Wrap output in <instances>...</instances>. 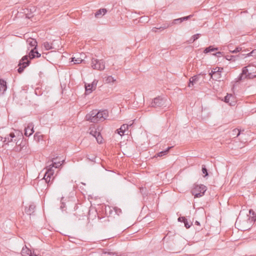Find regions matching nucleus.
<instances>
[{
  "label": "nucleus",
  "mask_w": 256,
  "mask_h": 256,
  "mask_svg": "<svg viewBox=\"0 0 256 256\" xmlns=\"http://www.w3.org/2000/svg\"><path fill=\"white\" fill-rule=\"evenodd\" d=\"M26 42L29 46L28 49L30 48L33 47V48L30 50L28 56L26 55L20 60L18 64V68L17 70L19 74L22 73L24 68L30 64V60L28 59V57L30 60H32L36 58H40L41 56L40 54L37 50L38 42L36 40L30 38L27 39Z\"/></svg>",
  "instance_id": "1"
},
{
  "label": "nucleus",
  "mask_w": 256,
  "mask_h": 256,
  "mask_svg": "<svg viewBox=\"0 0 256 256\" xmlns=\"http://www.w3.org/2000/svg\"><path fill=\"white\" fill-rule=\"evenodd\" d=\"M108 116V112L107 110H94L88 114L85 117L86 120L91 122L96 123L98 122H103Z\"/></svg>",
  "instance_id": "2"
},
{
  "label": "nucleus",
  "mask_w": 256,
  "mask_h": 256,
  "mask_svg": "<svg viewBox=\"0 0 256 256\" xmlns=\"http://www.w3.org/2000/svg\"><path fill=\"white\" fill-rule=\"evenodd\" d=\"M62 165L60 162H53L50 165L46 166V172L44 177V179L45 180V182L48 185H50L54 179L53 176L54 174V170L52 169L53 168H59Z\"/></svg>",
  "instance_id": "3"
},
{
  "label": "nucleus",
  "mask_w": 256,
  "mask_h": 256,
  "mask_svg": "<svg viewBox=\"0 0 256 256\" xmlns=\"http://www.w3.org/2000/svg\"><path fill=\"white\" fill-rule=\"evenodd\" d=\"M206 190V186L204 184L196 185L192 190V194L194 198H200L204 194Z\"/></svg>",
  "instance_id": "4"
},
{
  "label": "nucleus",
  "mask_w": 256,
  "mask_h": 256,
  "mask_svg": "<svg viewBox=\"0 0 256 256\" xmlns=\"http://www.w3.org/2000/svg\"><path fill=\"white\" fill-rule=\"evenodd\" d=\"M92 67L94 70H102L105 68V62L103 60L92 59Z\"/></svg>",
  "instance_id": "5"
},
{
  "label": "nucleus",
  "mask_w": 256,
  "mask_h": 256,
  "mask_svg": "<svg viewBox=\"0 0 256 256\" xmlns=\"http://www.w3.org/2000/svg\"><path fill=\"white\" fill-rule=\"evenodd\" d=\"M166 100L161 96H158L154 98L150 106L152 107L158 108L164 106L165 104Z\"/></svg>",
  "instance_id": "6"
},
{
  "label": "nucleus",
  "mask_w": 256,
  "mask_h": 256,
  "mask_svg": "<svg viewBox=\"0 0 256 256\" xmlns=\"http://www.w3.org/2000/svg\"><path fill=\"white\" fill-rule=\"evenodd\" d=\"M26 94L27 92L26 89L23 88L22 90H20L18 94L15 96L17 102L21 104L25 102L27 98Z\"/></svg>",
  "instance_id": "7"
},
{
  "label": "nucleus",
  "mask_w": 256,
  "mask_h": 256,
  "mask_svg": "<svg viewBox=\"0 0 256 256\" xmlns=\"http://www.w3.org/2000/svg\"><path fill=\"white\" fill-rule=\"evenodd\" d=\"M206 75V74L205 72H200L198 74L191 77L189 80L188 86L190 87L192 86H194L196 82H199L201 76H203L202 79V80H203Z\"/></svg>",
  "instance_id": "8"
},
{
  "label": "nucleus",
  "mask_w": 256,
  "mask_h": 256,
  "mask_svg": "<svg viewBox=\"0 0 256 256\" xmlns=\"http://www.w3.org/2000/svg\"><path fill=\"white\" fill-rule=\"evenodd\" d=\"M170 26V24L168 23L163 24L162 25L158 24L156 26L152 28V31L154 32H160Z\"/></svg>",
  "instance_id": "9"
},
{
  "label": "nucleus",
  "mask_w": 256,
  "mask_h": 256,
  "mask_svg": "<svg viewBox=\"0 0 256 256\" xmlns=\"http://www.w3.org/2000/svg\"><path fill=\"white\" fill-rule=\"evenodd\" d=\"M16 138L13 132H11L10 134L4 138V142L6 144H8L12 142H16Z\"/></svg>",
  "instance_id": "10"
},
{
  "label": "nucleus",
  "mask_w": 256,
  "mask_h": 256,
  "mask_svg": "<svg viewBox=\"0 0 256 256\" xmlns=\"http://www.w3.org/2000/svg\"><path fill=\"white\" fill-rule=\"evenodd\" d=\"M246 54H238L236 56L233 55H227L226 56V58L228 60L236 61L239 59H242L245 56Z\"/></svg>",
  "instance_id": "11"
},
{
  "label": "nucleus",
  "mask_w": 256,
  "mask_h": 256,
  "mask_svg": "<svg viewBox=\"0 0 256 256\" xmlns=\"http://www.w3.org/2000/svg\"><path fill=\"white\" fill-rule=\"evenodd\" d=\"M34 132V126L32 123L29 124L24 128V135L26 136H30Z\"/></svg>",
  "instance_id": "12"
},
{
  "label": "nucleus",
  "mask_w": 256,
  "mask_h": 256,
  "mask_svg": "<svg viewBox=\"0 0 256 256\" xmlns=\"http://www.w3.org/2000/svg\"><path fill=\"white\" fill-rule=\"evenodd\" d=\"M7 90L6 82L4 79H0V92L4 94Z\"/></svg>",
  "instance_id": "13"
},
{
  "label": "nucleus",
  "mask_w": 256,
  "mask_h": 256,
  "mask_svg": "<svg viewBox=\"0 0 256 256\" xmlns=\"http://www.w3.org/2000/svg\"><path fill=\"white\" fill-rule=\"evenodd\" d=\"M131 126V125H128L127 124H122L121 127L118 129L116 131L118 132V133L120 135H124V133L126 132V130L128 129V126Z\"/></svg>",
  "instance_id": "14"
},
{
  "label": "nucleus",
  "mask_w": 256,
  "mask_h": 256,
  "mask_svg": "<svg viewBox=\"0 0 256 256\" xmlns=\"http://www.w3.org/2000/svg\"><path fill=\"white\" fill-rule=\"evenodd\" d=\"M178 221H181V220H184V226L188 229L192 225V222H189L188 221V220L184 217V216H180L178 219Z\"/></svg>",
  "instance_id": "15"
},
{
  "label": "nucleus",
  "mask_w": 256,
  "mask_h": 256,
  "mask_svg": "<svg viewBox=\"0 0 256 256\" xmlns=\"http://www.w3.org/2000/svg\"><path fill=\"white\" fill-rule=\"evenodd\" d=\"M249 218L248 220L252 222H255L256 221V214L255 212L252 210L250 209L249 210Z\"/></svg>",
  "instance_id": "16"
},
{
  "label": "nucleus",
  "mask_w": 256,
  "mask_h": 256,
  "mask_svg": "<svg viewBox=\"0 0 256 256\" xmlns=\"http://www.w3.org/2000/svg\"><path fill=\"white\" fill-rule=\"evenodd\" d=\"M35 208L36 206H34V204H31L29 206L28 208H26L25 209V212L26 214L30 216L34 212Z\"/></svg>",
  "instance_id": "17"
},
{
  "label": "nucleus",
  "mask_w": 256,
  "mask_h": 256,
  "mask_svg": "<svg viewBox=\"0 0 256 256\" xmlns=\"http://www.w3.org/2000/svg\"><path fill=\"white\" fill-rule=\"evenodd\" d=\"M192 16H193V15L190 14V15L188 16L182 17V18H177V25L182 24L184 22L188 20Z\"/></svg>",
  "instance_id": "18"
},
{
  "label": "nucleus",
  "mask_w": 256,
  "mask_h": 256,
  "mask_svg": "<svg viewBox=\"0 0 256 256\" xmlns=\"http://www.w3.org/2000/svg\"><path fill=\"white\" fill-rule=\"evenodd\" d=\"M21 254L22 256H32V252L26 246L22 248Z\"/></svg>",
  "instance_id": "19"
},
{
  "label": "nucleus",
  "mask_w": 256,
  "mask_h": 256,
  "mask_svg": "<svg viewBox=\"0 0 256 256\" xmlns=\"http://www.w3.org/2000/svg\"><path fill=\"white\" fill-rule=\"evenodd\" d=\"M107 10L106 8L100 9L95 13V16L98 18H100L104 16Z\"/></svg>",
  "instance_id": "20"
},
{
  "label": "nucleus",
  "mask_w": 256,
  "mask_h": 256,
  "mask_svg": "<svg viewBox=\"0 0 256 256\" xmlns=\"http://www.w3.org/2000/svg\"><path fill=\"white\" fill-rule=\"evenodd\" d=\"M218 48H215L214 46H210L205 48L204 50V54H208V52H214L218 50Z\"/></svg>",
  "instance_id": "21"
},
{
  "label": "nucleus",
  "mask_w": 256,
  "mask_h": 256,
  "mask_svg": "<svg viewBox=\"0 0 256 256\" xmlns=\"http://www.w3.org/2000/svg\"><path fill=\"white\" fill-rule=\"evenodd\" d=\"M172 148V146H168L165 150H162V151L157 153L156 154V156L161 157V156L166 155L168 154L169 150L170 149Z\"/></svg>",
  "instance_id": "22"
},
{
  "label": "nucleus",
  "mask_w": 256,
  "mask_h": 256,
  "mask_svg": "<svg viewBox=\"0 0 256 256\" xmlns=\"http://www.w3.org/2000/svg\"><path fill=\"white\" fill-rule=\"evenodd\" d=\"M234 97L232 94H227L224 98V102L226 103H228L230 106H232V102H230V98H233Z\"/></svg>",
  "instance_id": "23"
},
{
  "label": "nucleus",
  "mask_w": 256,
  "mask_h": 256,
  "mask_svg": "<svg viewBox=\"0 0 256 256\" xmlns=\"http://www.w3.org/2000/svg\"><path fill=\"white\" fill-rule=\"evenodd\" d=\"M200 34H196L192 36V38L188 40L189 44L193 43L195 40H197L200 36Z\"/></svg>",
  "instance_id": "24"
},
{
  "label": "nucleus",
  "mask_w": 256,
  "mask_h": 256,
  "mask_svg": "<svg viewBox=\"0 0 256 256\" xmlns=\"http://www.w3.org/2000/svg\"><path fill=\"white\" fill-rule=\"evenodd\" d=\"M92 85L90 84H86V94H88L92 92Z\"/></svg>",
  "instance_id": "25"
},
{
  "label": "nucleus",
  "mask_w": 256,
  "mask_h": 256,
  "mask_svg": "<svg viewBox=\"0 0 256 256\" xmlns=\"http://www.w3.org/2000/svg\"><path fill=\"white\" fill-rule=\"evenodd\" d=\"M202 171L204 174L203 176L206 178L208 176V170L205 165L203 164L202 166Z\"/></svg>",
  "instance_id": "26"
},
{
  "label": "nucleus",
  "mask_w": 256,
  "mask_h": 256,
  "mask_svg": "<svg viewBox=\"0 0 256 256\" xmlns=\"http://www.w3.org/2000/svg\"><path fill=\"white\" fill-rule=\"evenodd\" d=\"M256 77V71L255 72H248V75H246V78H254Z\"/></svg>",
  "instance_id": "27"
},
{
  "label": "nucleus",
  "mask_w": 256,
  "mask_h": 256,
  "mask_svg": "<svg viewBox=\"0 0 256 256\" xmlns=\"http://www.w3.org/2000/svg\"><path fill=\"white\" fill-rule=\"evenodd\" d=\"M241 134V130L238 128H234L232 131L233 136L236 135V137H238Z\"/></svg>",
  "instance_id": "28"
},
{
  "label": "nucleus",
  "mask_w": 256,
  "mask_h": 256,
  "mask_svg": "<svg viewBox=\"0 0 256 256\" xmlns=\"http://www.w3.org/2000/svg\"><path fill=\"white\" fill-rule=\"evenodd\" d=\"M248 56H252L254 58H256V50H252L251 52L248 53V54H246L244 58Z\"/></svg>",
  "instance_id": "29"
},
{
  "label": "nucleus",
  "mask_w": 256,
  "mask_h": 256,
  "mask_svg": "<svg viewBox=\"0 0 256 256\" xmlns=\"http://www.w3.org/2000/svg\"><path fill=\"white\" fill-rule=\"evenodd\" d=\"M116 80L114 79V78L111 76L106 77V80H105L106 82L107 83L114 82L116 81Z\"/></svg>",
  "instance_id": "30"
},
{
  "label": "nucleus",
  "mask_w": 256,
  "mask_h": 256,
  "mask_svg": "<svg viewBox=\"0 0 256 256\" xmlns=\"http://www.w3.org/2000/svg\"><path fill=\"white\" fill-rule=\"evenodd\" d=\"M44 46L46 50H50L53 48L52 44L47 42L44 43Z\"/></svg>",
  "instance_id": "31"
},
{
  "label": "nucleus",
  "mask_w": 256,
  "mask_h": 256,
  "mask_svg": "<svg viewBox=\"0 0 256 256\" xmlns=\"http://www.w3.org/2000/svg\"><path fill=\"white\" fill-rule=\"evenodd\" d=\"M221 74L216 72L214 75L213 78L212 79H213L214 80H220V79L221 78Z\"/></svg>",
  "instance_id": "32"
},
{
  "label": "nucleus",
  "mask_w": 256,
  "mask_h": 256,
  "mask_svg": "<svg viewBox=\"0 0 256 256\" xmlns=\"http://www.w3.org/2000/svg\"><path fill=\"white\" fill-rule=\"evenodd\" d=\"M71 61L74 62L75 64H78L81 63L82 60L80 58H72Z\"/></svg>",
  "instance_id": "33"
},
{
  "label": "nucleus",
  "mask_w": 256,
  "mask_h": 256,
  "mask_svg": "<svg viewBox=\"0 0 256 256\" xmlns=\"http://www.w3.org/2000/svg\"><path fill=\"white\" fill-rule=\"evenodd\" d=\"M96 138L98 144H102L103 138L100 133L96 136Z\"/></svg>",
  "instance_id": "34"
},
{
  "label": "nucleus",
  "mask_w": 256,
  "mask_h": 256,
  "mask_svg": "<svg viewBox=\"0 0 256 256\" xmlns=\"http://www.w3.org/2000/svg\"><path fill=\"white\" fill-rule=\"evenodd\" d=\"M250 70H248L246 67H244L242 69V72L241 74H244L245 76L244 78L246 76V75H248V72H249Z\"/></svg>",
  "instance_id": "35"
},
{
  "label": "nucleus",
  "mask_w": 256,
  "mask_h": 256,
  "mask_svg": "<svg viewBox=\"0 0 256 256\" xmlns=\"http://www.w3.org/2000/svg\"><path fill=\"white\" fill-rule=\"evenodd\" d=\"M34 138L36 140L39 142L42 139V136L39 135L38 132H36L34 135Z\"/></svg>",
  "instance_id": "36"
},
{
  "label": "nucleus",
  "mask_w": 256,
  "mask_h": 256,
  "mask_svg": "<svg viewBox=\"0 0 256 256\" xmlns=\"http://www.w3.org/2000/svg\"><path fill=\"white\" fill-rule=\"evenodd\" d=\"M99 133L100 132H97L96 130H92L90 132V134L94 136V138H96L98 134H99Z\"/></svg>",
  "instance_id": "37"
},
{
  "label": "nucleus",
  "mask_w": 256,
  "mask_h": 256,
  "mask_svg": "<svg viewBox=\"0 0 256 256\" xmlns=\"http://www.w3.org/2000/svg\"><path fill=\"white\" fill-rule=\"evenodd\" d=\"M217 68H214L210 72H209V75L210 76V78H213L214 75L216 72Z\"/></svg>",
  "instance_id": "38"
},
{
  "label": "nucleus",
  "mask_w": 256,
  "mask_h": 256,
  "mask_svg": "<svg viewBox=\"0 0 256 256\" xmlns=\"http://www.w3.org/2000/svg\"><path fill=\"white\" fill-rule=\"evenodd\" d=\"M232 53H237L242 50V48L240 47H236L234 50H230Z\"/></svg>",
  "instance_id": "39"
},
{
  "label": "nucleus",
  "mask_w": 256,
  "mask_h": 256,
  "mask_svg": "<svg viewBox=\"0 0 256 256\" xmlns=\"http://www.w3.org/2000/svg\"><path fill=\"white\" fill-rule=\"evenodd\" d=\"M87 158H88L89 160H90V161H91V162H96L95 160H96V156H89V155H88V156H87Z\"/></svg>",
  "instance_id": "40"
},
{
  "label": "nucleus",
  "mask_w": 256,
  "mask_h": 256,
  "mask_svg": "<svg viewBox=\"0 0 256 256\" xmlns=\"http://www.w3.org/2000/svg\"><path fill=\"white\" fill-rule=\"evenodd\" d=\"M66 206L65 203H64L62 202H61V205L60 206V208L62 210V212L65 211L66 210Z\"/></svg>",
  "instance_id": "41"
},
{
  "label": "nucleus",
  "mask_w": 256,
  "mask_h": 256,
  "mask_svg": "<svg viewBox=\"0 0 256 256\" xmlns=\"http://www.w3.org/2000/svg\"><path fill=\"white\" fill-rule=\"evenodd\" d=\"M148 17H146V16H142L141 18H140V22H143L144 21L148 22Z\"/></svg>",
  "instance_id": "42"
},
{
  "label": "nucleus",
  "mask_w": 256,
  "mask_h": 256,
  "mask_svg": "<svg viewBox=\"0 0 256 256\" xmlns=\"http://www.w3.org/2000/svg\"><path fill=\"white\" fill-rule=\"evenodd\" d=\"M216 68H217L216 72L220 74H222V70H224V68L221 67H216Z\"/></svg>",
  "instance_id": "43"
},
{
  "label": "nucleus",
  "mask_w": 256,
  "mask_h": 256,
  "mask_svg": "<svg viewBox=\"0 0 256 256\" xmlns=\"http://www.w3.org/2000/svg\"><path fill=\"white\" fill-rule=\"evenodd\" d=\"M90 84L92 85V90L93 89H95L96 88V82H95L94 81L92 84Z\"/></svg>",
  "instance_id": "44"
},
{
  "label": "nucleus",
  "mask_w": 256,
  "mask_h": 256,
  "mask_svg": "<svg viewBox=\"0 0 256 256\" xmlns=\"http://www.w3.org/2000/svg\"><path fill=\"white\" fill-rule=\"evenodd\" d=\"M244 76V74H240L239 75L238 77V80H242L243 79V76Z\"/></svg>",
  "instance_id": "45"
},
{
  "label": "nucleus",
  "mask_w": 256,
  "mask_h": 256,
  "mask_svg": "<svg viewBox=\"0 0 256 256\" xmlns=\"http://www.w3.org/2000/svg\"><path fill=\"white\" fill-rule=\"evenodd\" d=\"M222 54V52H216L214 55L216 56L217 57L220 56Z\"/></svg>",
  "instance_id": "46"
},
{
  "label": "nucleus",
  "mask_w": 256,
  "mask_h": 256,
  "mask_svg": "<svg viewBox=\"0 0 256 256\" xmlns=\"http://www.w3.org/2000/svg\"><path fill=\"white\" fill-rule=\"evenodd\" d=\"M195 224L198 226H200V222L197 220L195 222Z\"/></svg>",
  "instance_id": "47"
},
{
  "label": "nucleus",
  "mask_w": 256,
  "mask_h": 256,
  "mask_svg": "<svg viewBox=\"0 0 256 256\" xmlns=\"http://www.w3.org/2000/svg\"><path fill=\"white\" fill-rule=\"evenodd\" d=\"M114 210H115V212L116 214H118V210L120 212V209H118L117 208H114Z\"/></svg>",
  "instance_id": "48"
},
{
  "label": "nucleus",
  "mask_w": 256,
  "mask_h": 256,
  "mask_svg": "<svg viewBox=\"0 0 256 256\" xmlns=\"http://www.w3.org/2000/svg\"><path fill=\"white\" fill-rule=\"evenodd\" d=\"M32 16H29V15L28 14H26V17L30 18Z\"/></svg>",
  "instance_id": "49"
},
{
  "label": "nucleus",
  "mask_w": 256,
  "mask_h": 256,
  "mask_svg": "<svg viewBox=\"0 0 256 256\" xmlns=\"http://www.w3.org/2000/svg\"><path fill=\"white\" fill-rule=\"evenodd\" d=\"M176 21V20H173V22H172V24H175Z\"/></svg>",
  "instance_id": "50"
},
{
  "label": "nucleus",
  "mask_w": 256,
  "mask_h": 256,
  "mask_svg": "<svg viewBox=\"0 0 256 256\" xmlns=\"http://www.w3.org/2000/svg\"><path fill=\"white\" fill-rule=\"evenodd\" d=\"M178 222H181V223H184V220H181V221H178Z\"/></svg>",
  "instance_id": "51"
},
{
  "label": "nucleus",
  "mask_w": 256,
  "mask_h": 256,
  "mask_svg": "<svg viewBox=\"0 0 256 256\" xmlns=\"http://www.w3.org/2000/svg\"><path fill=\"white\" fill-rule=\"evenodd\" d=\"M0 140H2V139H3V138H2V136H0Z\"/></svg>",
  "instance_id": "52"
},
{
  "label": "nucleus",
  "mask_w": 256,
  "mask_h": 256,
  "mask_svg": "<svg viewBox=\"0 0 256 256\" xmlns=\"http://www.w3.org/2000/svg\"><path fill=\"white\" fill-rule=\"evenodd\" d=\"M64 199V197L62 198V200Z\"/></svg>",
  "instance_id": "53"
},
{
  "label": "nucleus",
  "mask_w": 256,
  "mask_h": 256,
  "mask_svg": "<svg viewBox=\"0 0 256 256\" xmlns=\"http://www.w3.org/2000/svg\"><path fill=\"white\" fill-rule=\"evenodd\" d=\"M243 54H246V52H244Z\"/></svg>",
  "instance_id": "54"
}]
</instances>
